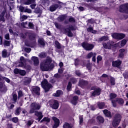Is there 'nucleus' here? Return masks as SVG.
Wrapping results in <instances>:
<instances>
[{
  "label": "nucleus",
  "instance_id": "f257e3e1",
  "mask_svg": "<svg viewBox=\"0 0 128 128\" xmlns=\"http://www.w3.org/2000/svg\"><path fill=\"white\" fill-rule=\"evenodd\" d=\"M122 114L118 113L114 114L112 120V126L113 128H116L120 126V124L122 122Z\"/></svg>",
  "mask_w": 128,
  "mask_h": 128
},
{
  "label": "nucleus",
  "instance_id": "f03ea898",
  "mask_svg": "<svg viewBox=\"0 0 128 128\" xmlns=\"http://www.w3.org/2000/svg\"><path fill=\"white\" fill-rule=\"evenodd\" d=\"M52 60L51 58H47L40 64V68L42 72H48V66L52 64Z\"/></svg>",
  "mask_w": 128,
  "mask_h": 128
},
{
  "label": "nucleus",
  "instance_id": "7ed1b4c3",
  "mask_svg": "<svg viewBox=\"0 0 128 128\" xmlns=\"http://www.w3.org/2000/svg\"><path fill=\"white\" fill-rule=\"evenodd\" d=\"M41 86L43 90H44L45 92H48L50 90L53 88L52 84H50L46 79H44L41 82Z\"/></svg>",
  "mask_w": 128,
  "mask_h": 128
},
{
  "label": "nucleus",
  "instance_id": "20e7f679",
  "mask_svg": "<svg viewBox=\"0 0 128 128\" xmlns=\"http://www.w3.org/2000/svg\"><path fill=\"white\" fill-rule=\"evenodd\" d=\"M40 108H42V106H40V103L34 102L30 105V110L29 112L30 114H34V112H36V110H40Z\"/></svg>",
  "mask_w": 128,
  "mask_h": 128
},
{
  "label": "nucleus",
  "instance_id": "39448f33",
  "mask_svg": "<svg viewBox=\"0 0 128 128\" xmlns=\"http://www.w3.org/2000/svg\"><path fill=\"white\" fill-rule=\"evenodd\" d=\"M82 46L85 50H92L94 48V45L84 42L82 44Z\"/></svg>",
  "mask_w": 128,
  "mask_h": 128
},
{
  "label": "nucleus",
  "instance_id": "423d86ee",
  "mask_svg": "<svg viewBox=\"0 0 128 128\" xmlns=\"http://www.w3.org/2000/svg\"><path fill=\"white\" fill-rule=\"evenodd\" d=\"M31 92L32 94L36 96H40V88L38 86H33L32 88Z\"/></svg>",
  "mask_w": 128,
  "mask_h": 128
},
{
  "label": "nucleus",
  "instance_id": "0eeeda50",
  "mask_svg": "<svg viewBox=\"0 0 128 128\" xmlns=\"http://www.w3.org/2000/svg\"><path fill=\"white\" fill-rule=\"evenodd\" d=\"M78 86H80V88H86L88 86V82L84 79H82L79 80Z\"/></svg>",
  "mask_w": 128,
  "mask_h": 128
},
{
  "label": "nucleus",
  "instance_id": "6e6552de",
  "mask_svg": "<svg viewBox=\"0 0 128 128\" xmlns=\"http://www.w3.org/2000/svg\"><path fill=\"white\" fill-rule=\"evenodd\" d=\"M119 12H120L128 14V3L120 6Z\"/></svg>",
  "mask_w": 128,
  "mask_h": 128
},
{
  "label": "nucleus",
  "instance_id": "1a4fd4ad",
  "mask_svg": "<svg viewBox=\"0 0 128 128\" xmlns=\"http://www.w3.org/2000/svg\"><path fill=\"white\" fill-rule=\"evenodd\" d=\"M14 74H20V76H24L26 74V72L25 70H20L18 68H16L14 70Z\"/></svg>",
  "mask_w": 128,
  "mask_h": 128
},
{
  "label": "nucleus",
  "instance_id": "9d476101",
  "mask_svg": "<svg viewBox=\"0 0 128 128\" xmlns=\"http://www.w3.org/2000/svg\"><path fill=\"white\" fill-rule=\"evenodd\" d=\"M52 120L54 122V124L52 126V128H58L60 126V119L58 118L56 116H53Z\"/></svg>",
  "mask_w": 128,
  "mask_h": 128
},
{
  "label": "nucleus",
  "instance_id": "9b49d317",
  "mask_svg": "<svg viewBox=\"0 0 128 128\" xmlns=\"http://www.w3.org/2000/svg\"><path fill=\"white\" fill-rule=\"evenodd\" d=\"M102 46L106 50H110L112 46V42L109 40L108 42H103Z\"/></svg>",
  "mask_w": 128,
  "mask_h": 128
},
{
  "label": "nucleus",
  "instance_id": "f8f14e48",
  "mask_svg": "<svg viewBox=\"0 0 128 128\" xmlns=\"http://www.w3.org/2000/svg\"><path fill=\"white\" fill-rule=\"evenodd\" d=\"M103 114H104L106 118H112V112L108 110V109H105L103 110Z\"/></svg>",
  "mask_w": 128,
  "mask_h": 128
},
{
  "label": "nucleus",
  "instance_id": "ddd939ff",
  "mask_svg": "<svg viewBox=\"0 0 128 128\" xmlns=\"http://www.w3.org/2000/svg\"><path fill=\"white\" fill-rule=\"evenodd\" d=\"M28 38L30 40L32 41V44H36V35L32 33H29L28 34Z\"/></svg>",
  "mask_w": 128,
  "mask_h": 128
},
{
  "label": "nucleus",
  "instance_id": "4468645a",
  "mask_svg": "<svg viewBox=\"0 0 128 128\" xmlns=\"http://www.w3.org/2000/svg\"><path fill=\"white\" fill-rule=\"evenodd\" d=\"M122 62L120 60H118L116 61H112V66L113 68H120V65L122 64Z\"/></svg>",
  "mask_w": 128,
  "mask_h": 128
},
{
  "label": "nucleus",
  "instance_id": "2eb2a0df",
  "mask_svg": "<svg viewBox=\"0 0 128 128\" xmlns=\"http://www.w3.org/2000/svg\"><path fill=\"white\" fill-rule=\"evenodd\" d=\"M34 116H38V118L36 119V120H38V122H40L42 118H44V115H42V112H40L36 111L34 112Z\"/></svg>",
  "mask_w": 128,
  "mask_h": 128
},
{
  "label": "nucleus",
  "instance_id": "dca6fc26",
  "mask_svg": "<svg viewBox=\"0 0 128 128\" xmlns=\"http://www.w3.org/2000/svg\"><path fill=\"white\" fill-rule=\"evenodd\" d=\"M60 106V103L58 100H54L52 104H51V108L53 110H58Z\"/></svg>",
  "mask_w": 128,
  "mask_h": 128
},
{
  "label": "nucleus",
  "instance_id": "f3484780",
  "mask_svg": "<svg viewBox=\"0 0 128 128\" xmlns=\"http://www.w3.org/2000/svg\"><path fill=\"white\" fill-rule=\"evenodd\" d=\"M100 92H102V88L98 87L95 90L92 92V96H98L100 94Z\"/></svg>",
  "mask_w": 128,
  "mask_h": 128
},
{
  "label": "nucleus",
  "instance_id": "a211bd4d",
  "mask_svg": "<svg viewBox=\"0 0 128 128\" xmlns=\"http://www.w3.org/2000/svg\"><path fill=\"white\" fill-rule=\"evenodd\" d=\"M60 6V5L59 4H54L50 7V12H54L56 10L57 8H58Z\"/></svg>",
  "mask_w": 128,
  "mask_h": 128
},
{
  "label": "nucleus",
  "instance_id": "6ab92c4d",
  "mask_svg": "<svg viewBox=\"0 0 128 128\" xmlns=\"http://www.w3.org/2000/svg\"><path fill=\"white\" fill-rule=\"evenodd\" d=\"M62 94H64V92L62 90H57L56 93L52 94V96L55 98H60Z\"/></svg>",
  "mask_w": 128,
  "mask_h": 128
},
{
  "label": "nucleus",
  "instance_id": "aec40b11",
  "mask_svg": "<svg viewBox=\"0 0 128 128\" xmlns=\"http://www.w3.org/2000/svg\"><path fill=\"white\" fill-rule=\"evenodd\" d=\"M68 22L74 24V22H76V18H74L72 16H70L68 21H67L66 20H65L64 22V24H68Z\"/></svg>",
  "mask_w": 128,
  "mask_h": 128
},
{
  "label": "nucleus",
  "instance_id": "412c9836",
  "mask_svg": "<svg viewBox=\"0 0 128 128\" xmlns=\"http://www.w3.org/2000/svg\"><path fill=\"white\" fill-rule=\"evenodd\" d=\"M38 44H40L42 48H44L46 46V40L44 38H39L38 40Z\"/></svg>",
  "mask_w": 128,
  "mask_h": 128
},
{
  "label": "nucleus",
  "instance_id": "4be33fe9",
  "mask_svg": "<svg viewBox=\"0 0 128 128\" xmlns=\"http://www.w3.org/2000/svg\"><path fill=\"white\" fill-rule=\"evenodd\" d=\"M32 60L34 62V66H38L40 64V60H38V58L36 56H32Z\"/></svg>",
  "mask_w": 128,
  "mask_h": 128
},
{
  "label": "nucleus",
  "instance_id": "5701e85b",
  "mask_svg": "<svg viewBox=\"0 0 128 128\" xmlns=\"http://www.w3.org/2000/svg\"><path fill=\"white\" fill-rule=\"evenodd\" d=\"M66 18H68V16H66V14H64L60 16L58 18L59 22H62L66 20Z\"/></svg>",
  "mask_w": 128,
  "mask_h": 128
},
{
  "label": "nucleus",
  "instance_id": "b1692460",
  "mask_svg": "<svg viewBox=\"0 0 128 128\" xmlns=\"http://www.w3.org/2000/svg\"><path fill=\"white\" fill-rule=\"evenodd\" d=\"M78 96H73L72 100H71V102L72 104L74 106H76L78 104Z\"/></svg>",
  "mask_w": 128,
  "mask_h": 128
},
{
  "label": "nucleus",
  "instance_id": "393cba45",
  "mask_svg": "<svg viewBox=\"0 0 128 128\" xmlns=\"http://www.w3.org/2000/svg\"><path fill=\"white\" fill-rule=\"evenodd\" d=\"M96 120L98 124H104V118L102 116H98Z\"/></svg>",
  "mask_w": 128,
  "mask_h": 128
},
{
  "label": "nucleus",
  "instance_id": "a878e982",
  "mask_svg": "<svg viewBox=\"0 0 128 128\" xmlns=\"http://www.w3.org/2000/svg\"><path fill=\"white\" fill-rule=\"evenodd\" d=\"M36 2V0H25L24 2V4L26 6H30L32 4H34Z\"/></svg>",
  "mask_w": 128,
  "mask_h": 128
},
{
  "label": "nucleus",
  "instance_id": "bb28decb",
  "mask_svg": "<svg viewBox=\"0 0 128 128\" xmlns=\"http://www.w3.org/2000/svg\"><path fill=\"white\" fill-rule=\"evenodd\" d=\"M116 102L118 104L122 105L124 104V100L122 98H117L116 99Z\"/></svg>",
  "mask_w": 128,
  "mask_h": 128
},
{
  "label": "nucleus",
  "instance_id": "cd10ccee",
  "mask_svg": "<svg viewBox=\"0 0 128 128\" xmlns=\"http://www.w3.org/2000/svg\"><path fill=\"white\" fill-rule=\"evenodd\" d=\"M118 96V95L115 93H110L109 95V98H110V100H114Z\"/></svg>",
  "mask_w": 128,
  "mask_h": 128
},
{
  "label": "nucleus",
  "instance_id": "c85d7f7f",
  "mask_svg": "<svg viewBox=\"0 0 128 128\" xmlns=\"http://www.w3.org/2000/svg\"><path fill=\"white\" fill-rule=\"evenodd\" d=\"M104 106H106V104L104 102H99L98 103V106L100 110H102L104 108Z\"/></svg>",
  "mask_w": 128,
  "mask_h": 128
},
{
  "label": "nucleus",
  "instance_id": "c756f323",
  "mask_svg": "<svg viewBox=\"0 0 128 128\" xmlns=\"http://www.w3.org/2000/svg\"><path fill=\"white\" fill-rule=\"evenodd\" d=\"M85 6H86V8H88L90 10H94V5L92 4H86Z\"/></svg>",
  "mask_w": 128,
  "mask_h": 128
},
{
  "label": "nucleus",
  "instance_id": "7c9ffc66",
  "mask_svg": "<svg viewBox=\"0 0 128 128\" xmlns=\"http://www.w3.org/2000/svg\"><path fill=\"white\" fill-rule=\"evenodd\" d=\"M110 84L111 86H115L116 85V78H114L110 76Z\"/></svg>",
  "mask_w": 128,
  "mask_h": 128
},
{
  "label": "nucleus",
  "instance_id": "2f4dec72",
  "mask_svg": "<svg viewBox=\"0 0 128 128\" xmlns=\"http://www.w3.org/2000/svg\"><path fill=\"white\" fill-rule=\"evenodd\" d=\"M26 78H27V79L24 81V84H30L32 82V78L26 77Z\"/></svg>",
  "mask_w": 128,
  "mask_h": 128
},
{
  "label": "nucleus",
  "instance_id": "473e14b6",
  "mask_svg": "<svg viewBox=\"0 0 128 128\" xmlns=\"http://www.w3.org/2000/svg\"><path fill=\"white\" fill-rule=\"evenodd\" d=\"M46 56H47L46 52H41L40 53L38 56L40 58H46Z\"/></svg>",
  "mask_w": 128,
  "mask_h": 128
},
{
  "label": "nucleus",
  "instance_id": "72a5a7b5",
  "mask_svg": "<svg viewBox=\"0 0 128 128\" xmlns=\"http://www.w3.org/2000/svg\"><path fill=\"white\" fill-rule=\"evenodd\" d=\"M55 46L58 50H60L62 48V45H60V43L58 42V40H56L54 42Z\"/></svg>",
  "mask_w": 128,
  "mask_h": 128
},
{
  "label": "nucleus",
  "instance_id": "f704fd0d",
  "mask_svg": "<svg viewBox=\"0 0 128 128\" xmlns=\"http://www.w3.org/2000/svg\"><path fill=\"white\" fill-rule=\"evenodd\" d=\"M100 42H106V40H108V36H102L99 38Z\"/></svg>",
  "mask_w": 128,
  "mask_h": 128
},
{
  "label": "nucleus",
  "instance_id": "c9c22d12",
  "mask_svg": "<svg viewBox=\"0 0 128 128\" xmlns=\"http://www.w3.org/2000/svg\"><path fill=\"white\" fill-rule=\"evenodd\" d=\"M63 128H72V126L70 123L65 122L63 125Z\"/></svg>",
  "mask_w": 128,
  "mask_h": 128
},
{
  "label": "nucleus",
  "instance_id": "e433bc0d",
  "mask_svg": "<svg viewBox=\"0 0 128 128\" xmlns=\"http://www.w3.org/2000/svg\"><path fill=\"white\" fill-rule=\"evenodd\" d=\"M21 110L22 108L20 107L17 108L16 110H15L14 114H16V116H20V114Z\"/></svg>",
  "mask_w": 128,
  "mask_h": 128
},
{
  "label": "nucleus",
  "instance_id": "4c0bfd02",
  "mask_svg": "<svg viewBox=\"0 0 128 128\" xmlns=\"http://www.w3.org/2000/svg\"><path fill=\"white\" fill-rule=\"evenodd\" d=\"M70 82L72 84H76L78 82V79L76 78H70Z\"/></svg>",
  "mask_w": 128,
  "mask_h": 128
},
{
  "label": "nucleus",
  "instance_id": "58836bf2",
  "mask_svg": "<svg viewBox=\"0 0 128 128\" xmlns=\"http://www.w3.org/2000/svg\"><path fill=\"white\" fill-rule=\"evenodd\" d=\"M94 55V52H90L86 56V58H87V60H90L92 58V56Z\"/></svg>",
  "mask_w": 128,
  "mask_h": 128
},
{
  "label": "nucleus",
  "instance_id": "ea45409f",
  "mask_svg": "<svg viewBox=\"0 0 128 128\" xmlns=\"http://www.w3.org/2000/svg\"><path fill=\"white\" fill-rule=\"evenodd\" d=\"M67 30H71V31L76 30V27L72 25H70L68 28H67Z\"/></svg>",
  "mask_w": 128,
  "mask_h": 128
},
{
  "label": "nucleus",
  "instance_id": "a19ab883",
  "mask_svg": "<svg viewBox=\"0 0 128 128\" xmlns=\"http://www.w3.org/2000/svg\"><path fill=\"white\" fill-rule=\"evenodd\" d=\"M12 100L13 102H13V104H16V102H18V94H14L12 95Z\"/></svg>",
  "mask_w": 128,
  "mask_h": 128
},
{
  "label": "nucleus",
  "instance_id": "79ce46f5",
  "mask_svg": "<svg viewBox=\"0 0 128 128\" xmlns=\"http://www.w3.org/2000/svg\"><path fill=\"white\" fill-rule=\"evenodd\" d=\"M86 68L90 70V72H92V65L90 63H87L86 64Z\"/></svg>",
  "mask_w": 128,
  "mask_h": 128
},
{
  "label": "nucleus",
  "instance_id": "37998d69",
  "mask_svg": "<svg viewBox=\"0 0 128 128\" xmlns=\"http://www.w3.org/2000/svg\"><path fill=\"white\" fill-rule=\"evenodd\" d=\"M72 82H69L66 86V90L68 92H70V90H72Z\"/></svg>",
  "mask_w": 128,
  "mask_h": 128
},
{
  "label": "nucleus",
  "instance_id": "c03bdc74",
  "mask_svg": "<svg viewBox=\"0 0 128 128\" xmlns=\"http://www.w3.org/2000/svg\"><path fill=\"white\" fill-rule=\"evenodd\" d=\"M126 36V34L122 33H119L118 36V40H122V38H124Z\"/></svg>",
  "mask_w": 128,
  "mask_h": 128
},
{
  "label": "nucleus",
  "instance_id": "a18cd8bd",
  "mask_svg": "<svg viewBox=\"0 0 128 128\" xmlns=\"http://www.w3.org/2000/svg\"><path fill=\"white\" fill-rule=\"evenodd\" d=\"M8 91V88L6 86V85H4L3 87L1 89H0V92H6Z\"/></svg>",
  "mask_w": 128,
  "mask_h": 128
},
{
  "label": "nucleus",
  "instance_id": "49530a36",
  "mask_svg": "<svg viewBox=\"0 0 128 128\" xmlns=\"http://www.w3.org/2000/svg\"><path fill=\"white\" fill-rule=\"evenodd\" d=\"M8 56V51L4 49L2 52V57L4 58H6Z\"/></svg>",
  "mask_w": 128,
  "mask_h": 128
},
{
  "label": "nucleus",
  "instance_id": "de8ad7c7",
  "mask_svg": "<svg viewBox=\"0 0 128 128\" xmlns=\"http://www.w3.org/2000/svg\"><path fill=\"white\" fill-rule=\"evenodd\" d=\"M118 34L119 33H114L112 34V36L113 38H114V40H118Z\"/></svg>",
  "mask_w": 128,
  "mask_h": 128
},
{
  "label": "nucleus",
  "instance_id": "09e8293b",
  "mask_svg": "<svg viewBox=\"0 0 128 128\" xmlns=\"http://www.w3.org/2000/svg\"><path fill=\"white\" fill-rule=\"evenodd\" d=\"M28 26L30 30H34V25L32 22H28Z\"/></svg>",
  "mask_w": 128,
  "mask_h": 128
},
{
  "label": "nucleus",
  "instance_id": "8fccbe9b",
  "mask_svg": "<svg viewBox=\"0 0 128 128\" xmlns=\"http://www.w3.org/2000/svg\"><path fill=\"white\" fill-rule=\"evenodd\" d=\"M74 64L76 66H80V59L78 58H76L74 60Z\"/></svg>",
  "mask_w": 128,
  "mask_h": 128
},
{
  "label": "nucleus",
  "instance_id": "3c124183",
  "mask_svg": "<svg viewBox=\"0 0 128 128\" xmlns=\"http://www.w3.org/2000/svg\"><path fill=\"white\" fill-rule=\"evenodd\" d=\"M4 46H10V41L4 40Z\"/></svg>",
  "mask_w": 128,
  "mask_h": 128
},
{
  "label": "nucleus",
  "instance_id": "603ef678",
  "mask_svg": "<svg viewBox=\"0 0 128 128\" xmlns=\"http://www.w3.org/2000/svg\"><path fill=\"white\" fill-rule=\"evenodd\" d=\"M34 12H35V14H41L42 10H40V8H35Z\"/></svg>",
  "mask_w": 128,
  "mask_h": 128
},
{
  "label": "nucleus",
  "instance_id": "864d4df0",
  "mask_svg": "<svg viewBox=\"0 0 128 128\" xmlns=\"http://www.w3.org/2000/svg\"><path fill=\"white\" fill-rule=\"evenodd\" d=\"M127 42L128 41H126V39L122 40L120 42V46H126V44Z\"/></svg>",
  "mask_w": 128,
  "mask_h": 128
},
{
  "label": "nucleus",
  "instance_id": "5fc2aeb1",
  "mask_svg": "<svg viewBox=\"0 0 128 128\" xmlns=\"http://www.w3.org/2000/svg\"><path fill=\"white\" fill-rule=\"evenodd\" d=\"M24 96V93L22 92V90H20L18 92V98H22Z\"/></svg>",
  "mask_w": 128,
  "mask_h": 128
},
{
  "label": "nucleus",
  "instance_id": "6e6d98bb",
  "mask_svg": "<svg viewBox=\"0 0 128 128\" xmlns=\"http://www.w3.org/2000/svg\"><path fill=\"white\" fill-rule=\"evenodd\" d=\"M102 60V57L100 55H98L97 56V64H100V62Z\"/></svg>",
  "mask_w": 128,
  "mask_h": 128
},
{
  "label": "nucleus",
  "instance_id": "4d7b16f0",
  "mask_svg": "<svg viewBox=\"0 0 128 128\" xmlns=\"http://www.w3.org/2000/svg\"><path fill=\"white\" fill-rule=\"evenodd\" d=\"M67 36L69 38H72V36H74V34H72V32L70 30H68Z\"/></svg>",
  "mask_w": 128,
  "mask_h": 128
},
{
  "label": "nucleus",
  "instance_id": "13d9d810",
  "mask_svg": "<svg viewBox=\"0 0 128 128\" xmlns=\"http://www.w3.org/2000/svg\"><path fill=\"white\" fill-rule=\"evenodd\" d=\"M24 50L26 52H27V54H30V52H32V48H24Z\"/></svg>",
  "mask_w": 128,
  "mask_h": 128
},
{
  "label": "nucleus",
  "instance_id": "bf43d9fd",
  "mask_svg": "<svg viewBox=\"0 0 128 128\" xmlns=\"http://www.w3.org/2000/svg\"><path fill=\"white\" fill-rule=\"evenodd\" d=\"M18 66L20 68H26V66L24 65V64L22 62H19V64L18 65Z\"/></svg>",
  "mask_w": 128,
  "mask_h": 128
},
{
  "label": "nucleus",
  "instance_id": "052dcab7",
  "mask_svg": "<svg viewBox=\"0 0 128 128\" xmlns=\"http://www.w3.org/2000/svg\"><path fill=\"white\" fill-rule=\"evenodd\" d=\"M12 120L13 122H14V124H16V122H18V117H14L12 118V120Z\"/></svg>",
  "mask_w": 128,
  "mask_h": 128
},
{
  "label": "nucleus",
  "instance_id": "680f3d73",
  "mask_svg": "<svg viewBox=\"0 0 128 128\" xmlns=\"http://www.w3.org/2000/svg\"><path fill=\"white\" fill-rule=\"evenodd\" d=\"M34 124V121H32L31 120H28L27 122L26 126H30L32 124Z\"/></svg>",
  "mask_w": 128,
  "mask_h": 128
},
{
  "label": "nucleus",
  "instance_id": "e2e57ef3",
  "mask_svg": "<svg viewBox=\"0 0 128 128\" xmlns=\"http://www.w3.org/2000/svg\"><path fill=\"white\" fill-rule=\"evenodd\" d=\"M54 26H55L56 28H58V30H60V28H62V26L60 24H58V22H55Z\"/></svg>",
  "mask_w": 128,
  "mask_h": 128
},
{
  "label": "nucleus",
  "instance_id": "0e129e2a",
  "mask_svg": "<svg viewBox=\"0 0 128 128\" xmlns=\"http://www.w3.org/2000/svg\"><path fill=\"white\" fill-rule=\"evenodd\" d=\"M122 76L124 78L128 80V72H125L124 73L122 74Z\"/></svg>",
  "mask_w": 128,
  "mask_h": 128
},
{
  "label": "nucleus",
  "instance_id": "69168bd1",
  "mask_svg": "<svg viewBox=\"0 0 128 128\" xmlns=\"http://www.w3.org/2000/svg\"><path fill=\"white\" fill-rule=\"evenodd\" d=\"M96 52H94V55L92 56V62H96Z\"/></svg>",
  "mask_w": 128,
  "mask_h": 128
},
{
  "label": "nucleus",
  "instance_id": "338daca9",
  "mask_svg": "<svg viewBox=\"0 0 128 128\" xmlns=\"http://www.w3.org/2000/svg\"><path fill=\"white\" fill-rule=\"evenodd\" d=\"M112 104L114 106V108H116V100H111Z\"/></svg>",
  "mask_w": 128,
  "mask_h": 128
},
{
  "label": "nucleus",
  "instance_id": "774afa93",
  "mask_svg": "<svg viewBox=\"0 0 128 128\" xmlns=\"http://www.w3.org/2000/svg\"><path fill=\"white\" fill-rule=\"evenodd\" d=\"M43 119L44 120V122H50V118L48 117H44Z\"/></svg>",
  "mask_w": 128,
  "mask_h": 128
}]
</instances>
